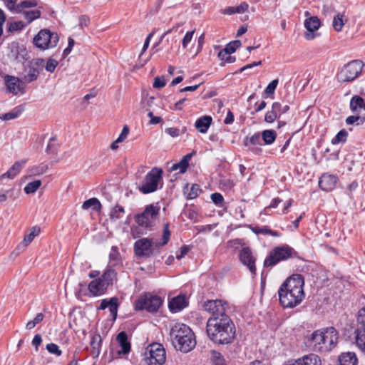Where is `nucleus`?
I'll return each mask as SVG.
<instances>
[{
    "instance_id": "29",
    "label": "nucleus",
    "mask_w": 365,
    "mask_h": 365,
    "mask_svg": "<svg viewBox=\"0 0 365 365\" xmlns=\"http://www.w3.org/2000/svg\"><path fill=\"white\" fill-rule=\"evenodd\" d=\"M212 118L209 115H205L198 118L195 123V128L202 133H205L208 130L212 123Z\"/></svg>"
},
{
    "instance_id": "50",
    "label": "nucleus",
    "mask_w": 365,
    "mask_h": 365,
    "mask_svg": "<svg viewBox=\"0 0 365 365\" xmlns=\"http://www.w3.org/2000/svg\"><path fill=\"white\" fill-rule=\"evenodd\" d=\"M200 192L201 189L200 188V186L197 184H193L191 186L189 192L187 193V197L190 200L195 199L200 195Z\"/></svg>"
},
{
    "instance_id": "64",
    "label": "nucleus",
    "mask_w": 365,
    "mask_h": 365,
    "mask_svg": "<svg viewBox=\"0 0 365 365\" xmlns=\"http://www.w3.org/2000/svg\"><path fill=\"white\" fill-rule=\"evenodd\" d=\"M42 342V338L41 334H36L32 340V345L35 346L36 351H38V346Z\"/></svg>"
},
{
    "instance_id": "42",
    "label": "nucleus",
    "mask_w": 365,
    "mask_h": 365,
    "mask_svg": "<svg viewBox=\"0 0 365 365\" xmlns=\"http://www.w3.org/2000/svg\"><path fill=\"white\" fill-rule=\"evenodd\" d=\"M125 210L122 206L116 205L110 212V217L112 220H118L123 217Z\"/></svg>"
},
{
    "instance_id": "41",
    "label": "nucleus",
    "mask_w": 365,
    "mask_h": 365,
    "mask_svg": "<svg viewBox=\"0 0 365 365\" xmlns=\"http://www.w3.org/2000/svg\"><path fill=\"white\" fill-rule=\"evenodd\" d=\"M272 108L279 117L280 115L287 112L289 109V106L286 104L282 105L279 102H274L272 105Z\"/></svg>"
},
{
    "instance_id": "62",
    "label": "nucleus",
    "mask_w": 365,
    "mask_h": 365,
    "mask_svg": "<svg viewBox=\"0 0 365 365\" xmlns=\"http://www.w3.org/2000/svg\"><path fill=\"white\" fill-rule=\"evenodd\" d=\"M194 33H195V31H188L185 34V35L182 39V46L184 48H185L187 46V45L189 44V43L191 41Z\"/></svg>"
},
{
    "instance_id": "13",
    "label": "nucleus",
    "mask_w": 365,
    "mask_h": 365,
    "mask_svg": "<svg viewBox=\"0 0 365 365\" xmlns=\"http://www.w3.org/2000/svg\"><path fill=\"white\" fill-rule=\"evenodd\" d=\"M323 335L324 339L323 343L324 352L331 351L334 348L338 342L339 334L337 331L334 327H328L323 329Z\"/></svg>"
},
{
    "instance_id": "3",
    "label": "nucleus",
    "mask_w": 365,
    "mask_h": 365,
    "mask_svg": "<svg viewBox=\"0 0 365 365\" xmlns=\"http://www.w3.org/2000/svg\"><path fill=\"white\" fill-rule=\"evenodd\" d=\"M170 336L175 349L183 353L190 352L196 346L195 334L185 324L177 323L173 326Z\"/></svg>"
},
{
    "instance_id": "61",
    "label": "nucleus",
    "mask_w": 365,
    "mask_h": 365,
    "mask_svg": "<svg viewBox=\"0 0 365 365\" xmlns=\"http://www.w3.org/2000/svg\"><path fill=\"white\" fill-rule=\"evenodd\" d=\"M166 85V81L163 76L156 77L154 79L153 87L155 88H161Z\"/></svg>"
},
{
    "instance_id": "60",
    "label": "nucleus",
    "mask_w": 365,
    "mask_h": 365,
    "mask_svg": "<svg viewBox=\"0 0 365 365\" xmlns=\"http://www.w3.org/2000/svg\"><path fill=\"white\" fill-rule=\"evenodd\" d=\"M29 63L34 66V68H37L39 71L42 69L45 66V61L43 58H34L29 62Z\"/></svg>"
},
{
    "instance_id": "40",
    "label": "nucleus",
    "mask_w": 365,
    "mask_h": 365,
    "mask_svg": "<svg viewBox=\"0 0 365 365\" xmlns=\"http://www.w3.org/2000/svg\"><path fill=\"white\" fill-rule=\"evenodd\" d=\"M218 57L224 63H232L235 61V58L231 56V53L227 49H226V48L219 51Z\"/></svg>"
},
{
    "instance_id": "47",
    "label": "nucleus",
    "mask_w": 365,
    "mask_h": 365,
    "mask_svg": "<svg viewBox=\"0 0 365 365\" xmlns=\"http://www.w3.org/2000/svg\"><path fill=\"white\" fill-rule=\"evenodd\" d=\"M25 26H26L25 24L21 21L11 22V23H10L9 26L8 28V31L11 32V33L16 32V31H20Z\"/></svg>"
},
{
    "instance_id": "26",
    "label": "nucleus",
    "mask_w": 365,
    "mask_h": 365,
    "mask_svg": "<svg viewBox=\"0 0 365 365\" xmlns=\"http://www.w3.org/2000/svg\"><path fill=\"white\" fill-rule=\"evenodd\" d=\"M39 73V70L37 68H34L33 66L29 63L24 70L23 81L25 83H31L37 79Z\"/></svg>"
},
{
    "instance_id": "30",
    "label": "nucleus",
    "mask_w": 365,
    "mask_h": 365,
    "mask_svg": "<svg viewBox=\"0 0 365 365\" xmlns=\"http://www.w3.org/2000/svg\"><path fill=\"white\" fill-rule=\"evenodd\" d=\"M249 5L246 2H242L237 6H228L221 11L225 15H232L234 14H242L247 11Z\"/></svg>"
},
{
    "instance_id": "8",
    "label": "nucleus",
    "mask_w": 365,
    "mask_h": 365,
    "mask_svg": "<svg viewBox=\"0 0 365 365\" xmlns=\"http://www.w3.org/2000/svg\"><path fill=\"white\" fill-rule=\"evenodd\" d=\"M364 63L360 60H354L345 65L337 75L339 81L349 82L354 81L361 73Z\"/></svg>"
},
{
    "instance_id": "37",
    "label": "nucleus",
    "mask_w": 365,
    "mask_h": 365,
    "mask_svg": "<svg viewBox=\"0 0 365 365\" xmlns=\"http://www.w3.org/2000/svg\"><path fill=\"white\" fill-rule=\"evenodd\" d=\"M42 182L40 180H34L32 182H29L24 187V192L26 194H33L37 191V190L41 187Z\"/></svg>"
},
{
    "instance_id": "4",
    "label": "nucleus",
    "mask_w": 365,
    "mask_h": 365,
    "mask_svg": "<svg viewBox=\"0 0 365 365\" xmlns=\"http://www.w3.org/2000/svg\"><path fill=\"white\" fill-rule=\"evenodd\" d=\"M159 212V206L149 205L145 207L142 213L136 215L135 222L138 226L132 230L133 237L136 238L152 230L158 220Z\"/></svg>"
},
{
    "instance_id": "43",
    "label": "nucleus",
    "mask_w": 365,
    "mask_h": 365,
    "mask_svg": "<svg viewBox=\"0 0 365 365\" xmlns=\"http://www.w3.org/2000/svg\"><path fill=\"white\" fill-rule=\"evenodd\" d=\"M109 308L111 316L115 320L117 317L118 307V299L117 297H112L109 299Z\"/></svg>"
},
{
    "instance_id": "12",
    "label": "nucleus",
    "mask_w": 365,
    "mask_h": 365,
    "mask_svg": "<svg viewBox=\"0 0 365 365\" xmlns=\"http://www.w3.org/2000/svg\"><path fill=\"white\" fill-rule=\"evenodd\" d=\"M203 307L212 314L211 317L220 319L222 317H229L227 314V303L222 300H207L204 303Z\"/></svg>"
},
{
    "instance_id": "54",
    "label": "nucleus",
    "mask_w": 365,
    "mask_h": 365,
    "mask_svg": "<svg viewBox=\"0 0 365 365\" xmlns=\"http://www.w3.org/2000/svg\"><path fill=\"white\" fill-rule=\"evenodd\" d=\"M278 80L274 79L272 81L268 86L266 87L264 92L267 95H272L274 93L275 89L278 85Z\"/></svg>"
},
{
    "instance_id": "17",
    "label": "nucleus",
    "mask_w": 365,
    "mask_h": 365,
    "mask_svg": "<svg viewBox=\"0 0 365 365\" xmlns=\"http://www.w3.org/2000/svg\"><path fill=\"white\" fill-rule=\"evenodd\" d=\"M4 80L8 92L18 94L24 90L23 83L18 78L7 75Z\"/></svg>"
},
{
    "instance_id": "57",
    "label": "nucleus",
    "mask_w": 365,
    "mask_h": 365,
    "mask_svg": "<svg viewBox=\"0 0 365 365\" xmlns=\"http://www.w3.org/2000/svg\"><path fill=\"white\" fill-rule=\"evenodd\" d=\"M241 44L242 43H241V41L240 40H235V41L230 42L226 46L225 48L232 54V53H234L237 50V48H238L239 47L241 46Z\"/></svg>"
},
{
    "instance_id": "21",
    "label": "nucleus",
    "mask_w": 365,
    "mask_h": 365,
    "mask_svg": "<svg viewBox=\"0 0 365 365\" xmlns=\"http://www.w3.org/2000/svg\"><path fill=\"white\" fill-rule=\"evenodd\" d=\"M108 287V283H103V281L99 278L91 282L88 285V289L93 295H101L103 294Z\"/></svg>"
},
{
    "instance_id": "18",
    "label": "nucleus",
    "mask_w": 365,
    "mask_h": 365,
    "mask_svg": "<svg viewBox=\"0 0 365 365\" xmlns=\"http://www.w3.org/2000/svg\"><path fill=\"white\" fill-rule=\"evenodd\" d=\"M41 232L40 227L37 226L32 227L29 230V233L24 235L23 241L17 246L16 251H24L26 247L34 240V237L38 236Z\"/></svg>"
},
{
    "instance_id": "39",
    "label": "nucleus",
    "mask_w": 365,
    "mask_h": 365,
    "mask_svg": "<svg viewBox=\"0 0 365 365\" xmlns=\"http://www.w3.org/2000/svg\"><path fill=\"white\" fill-rule=\"evenodd\" d=\"M41 11L39 10H31L24 11V19L27 21L28 24L31 23L34 20L40 18Z\"/></svg>"
},
{
    "instance_id": "23",
    "label": "nucleus",
    "mask_w": 365,
    "mask_h": 365,
    "mask_svg": "<svg viewBox=\"0 0 365 365\" xmlns=\"http://www.w3.org/2000/svg\"><path fill=\"white\" fill-rule=\"evenodd\" d=\"M195 154V151H193L191 153L187 154L181 159V160L179 163L173 164L170 168V170L175 171L179 170L180 173H185L189 166V161Z\"/></svg>"
},
{
    "instance_id": "34",
    "label": "nucleus",
    "mask_w": 365,
    "mask_h": 365,
    "mask_svg": "<svg viewBox=\"0 0 365 365\" xmlns=\"http://www.w3.org/2000/svg\"><path fill=\"white\" fill-rule=\"evenodd\" d=\"M91 346L92 348V354L98 356L100 354V349L101 346V336L100 334H95L93 336Z\"/></svg>"
},
{
    "instance_id": "32",
    "label": "nucleus",
    "mask_w": 365,
    "mask_h": 365,
    "mask_svg": "<svg viewBox=\"0 0 365 365\" xmlns=\"http://www.w3.org/2000/svg\"><path fill=\"white\" fill-rule=\"evenodd\" d=\"M350 108L353 112L361 111V110L365 111V103L364 99L359 96H354L351 99Z\"/></svg>"
},
{
    "instance_id": "11",
    "label": "nucleus",
    "mask_w": 365,
    "mask_h": 365,
    "mask_svg": "<svg viewBox=\"0 0 365 365\" xmlns=\"http://www.w3.org/2000/svg\"><path fill=\"white\" fill-rule=\"evenodd\" d=\"M166 359L165 350L163 345L155 343L147 348L145 361L148 365H163Z\"/></svg>"
},
{
    "instance_id": "35",
    "label": "nucleus",
    "mask_w": 365,
    "mask_h": 365,
    "mask_svg": "<svg viewBox=\"0 0 365 365\" xmlns=\"http://www.w3.org/2000/svg\"><path fill=\"white\" fill-rule=\"evenodd\" d=\"M251 230L254 233H255L257 235H270L273 237H279V235L277 232L270 230L267 226H263V227L255 226V227H252L251 228Z\"/></svg>"
},
{
    "instance_id": "7",
    "label": "nucleus",
    "mask_w": 365,
    "mask_h": 365,
    "mask_svg": "<svg viewBox=\"0 0 365 365\" xmlns=\"http://www.w3.org/2000/svg\"><path fill=\"white\" fill-rule=\"evenodd\" d=\"M163 170L158 168H153L148 173L138 187L139 190L143 194L153 192L158 190V183L162 180Z\"/></svg>"
},
{
    "instance_id": "33",
    "label": "nucleus",
    "mask_w": 365,
    "mask_h": 365,
    "mask_svg": "<svg viewBox=\"0 0 365 365\" xmlns=\"http://www.w3.org/2000/svg\"><path fill=\"white\" fill-rule=\"evenodd\" d=\"M101 207L102 206L100 201L96 197L86 200L82 205V208L83 210H88L89 208H91L93 210L96 212L100 211Z\"/></svg>"
},
{
    "instance_id": "22",
    "label": "nucleus",
    "mask_w": 365,
    "mask_h": 365,
    "mask_svg": "<svg viewBox=\"0 0 365 365\" xmlns=\"http://www.w3.org/2000/svg\"><path fill=\"white\" fill-rule=\"evenodd\" d=\"M261 135L259 133H255L251 137H246L244 140L245 146L248 148V150L254 152L258 153L261 151L260 148L254 147V145H260L261 144Z\"/></svg>"
},
{
    "instance_id": "28",
    "label": "nucleus",
    "mask_w": 365,
    "mask_h": 365,
    "mask_svg": "<svg viewBox=\"0 0 365 365\" xmlns=\"http://www.w3.org/2000/svg\"><path fill=\"white\" fill-rule=\"evenodd\" d=\"M11 53L15 59L19 62H24L29 58L26 49L23 46H21L18 44L13 47Z\"/></svg>"
},
{
    "instance_id": "24",
    "label": "nucleus",
    "mask_w": 365,
    "mask_h": 365,
    "mask_svg": "<svg viewBox=\"0 0 365 365\" xmlns=\"http://www.w3.org/2000/svg\"><path fill=\"white\" fill-rule=\"evenodd\" d=\"M120 349L118 351V354H128L130 351V344L128 340V336L125 332H120L116 338Z\"/></svg>"
},
{
    "instance_id": "38",
    "label": "nucleus",
    "mask_w": 365,
    "mask_h": 365,
    "mask_svg": "<svg viewBox=\"0 0 365 365\" xmlns=\"http://www.w3.org/2000/svg\"><path fill=\"white\" fill-rule=\"evenodd\" d=\"M116 272L114 269H107L102 277L100 278L103 283H108V287L113 283V281L115 279Z\"/></svg>"
},
{
    "instance_id": "1",
    "label": "nucleus",
    "mask_w": 365,
    "mask_h": 365,
    "mask_svg": "<svg viewBox=\"0 0 365 365\" xmlns=\"http://www.w3.org/2000/svg\"><path fill=\"white\" fill-rule=\"evenodd\" d=\"M206 332L209 339L218 345L230 344L236 337L235 325L230 317H210L206 324Z\"/></svg>"
},
{
    "instance_id": "36",
    "label": "nucleus",
    "mask_w": 365,
    "mask_h": 365,
    "mask_svg": "<svg viewBox=\"0 0 365 365\" xmlns=\"http://www.w3.org/2000/svg\"><path fill=\"white\" fill-rule=\"evenodd\" d=\"M262 138L265 144H272L277 138V133L273 130H265L262 133Z\"/></svg>"
},
{
    "instance_id": "45",
    "label": "nucleus",
    "mask_w": 365,
    "mask_h": 365,
    "mask_svg": "<svg viewBox=\"0 0 365 365\" xmlns=\"http://www.w3.org/2000/svg\"><path fill=\"white\" fill-rule=\"evenodd\" d=\"M43 318H44V315L42 313L37 314V315L35 317V318L33 320L29 321L26 324V328L28 330H31V329H34L37 324H38L43 321Z\"/></svg>"
},
{
    "instance_id": "9",
    "label": "nucleus",
    "mask_w": 365,
    "mask_h": 365,
    "mask_svg": "<svg viewBox=\"0 0 365 365\" xmlns=\"http://www.w3.org/2000/svg\"><path fill=\"white\" fill-rule=\"evenodd\" d=\"M163 303L161 298L150 293L141 295L135 303L136 310H146L149 312L158 311Z\"/></svg>"
},
{
    "instance_id": "19",
    "label": "nucleus",
    "mask_w": 365,
    "mask_h": 365,
    "mask_svg": "<svg viewBox=\"0 0 365 365\" xmlns=\"http://www.w3.org/2000/svg\"><path fill=\"white\" fill-rule=\"evenodd\" d=\"M337 178L335 175L330 174H323L319 181L320 188L326 192L332 190L336 184Z\"/></svg>"
},
{
    "instance_id": "56",
    "label": "nucleus",
    "mask_w": 365,
    "mask_h": 365,
    "mask_svg": "<svg viewBox=\"0 0 365 365\" xmlns=\"http://www.w3.org/2000/svg\"><path fill=\"white\" fill-rule=\"evenodd\" d=\"M58 65V62L56 60L53 58H49L46 62L45 68L48 72L53 73Z\"/></svg>"
},
{
    "instance_id": "5",
    "label": "nucleus",
    "mask_w": 365,
    "mask_h": 365,
    "mask_svg": "<svg viewBox=\"0 0 365 365\" xmlns=\"http://www.w3.org/2000/svg\"><path fill=\"white\" fill-rule=\"evenodd\" d=\"M170 231L168 223L164 225L162 241H154L153 238H141L138 240L133 246L135 255L138 257H149L153 253V247L165 245L170 237Z\"/></svg>"
},
{
    "instance_id": "15",
    "label": "nucleus",
    "mask_w": 365,
    "mask_h": 365,
    "mask_svg": "<svg viewBox=\"0 0 365 365\" xmlns=\"http://www.w3.org/2000/svg\"><path fill=\"white\" fill-rule=\"evenodd\" d=\"M240 259L252 274L256 273L255 258L249 247H243L240 252Z\"/></svg>"
},
{
    "instance_id": "63",
    "label": "nucleus",
    "mask_w": 365,
    "mask_h": 365,
    "mask_svg": "<svg viewBox=\"0 0 365 365\" xmlns=\"http://www.w3.org/2000/svg\"><path fill=\"white\" fill-rule=\"evenodd\" d=\"M212 358L214 360L215 365L219 364V363L225 361V359L222 354L217 351H212Z\"/></svg>"
},
{
    "instance_id": "58",
    "label": "nucleus",
    "mask_w": 365,
    "mask_h": 365,
    "mask_svg": "<svg viewBox=\"0 0 365 365\" xmlns=\"http://www.w3.org/2000/svg\"><path fill=\"white\" fill-rule=\"evenodd\" d=\"M211 200L217 206L221 207L223 203V196L218 192H215L211 195Z\"/></svg>"
},
{
    "instance_id": "59",
    "label": "nucleus",
    "mask_w": 365,
    "mask_h": 365,
    "mask_svg": "<svg viewBox=\"0 0 365 365\" xmlns=\"http://www.w3.org/2000/svg\"><path fill=\"white\" fill-rule=\"evenodd\" d=\"M278 118V115L276 114V113L272 110V108L270 110H268L264 116V120L267 123H273L277 118Z\"/></svg>"
},
{
    "instance_id": "44",
    "label": "nucleus",
    "mask_w": 365,
    "mask_h": 365,
    "mask_svg": "<svg viewBox=\"0 0 365 365\" xmlns=\"http://www.w3.org/2000/svg\"><path fill=\"white\" fill-rule=\"evenodd\" d=\"M344 16L341 14H338L336 16L334 17L333 19V27L335 31H341L344 21L343 19Z\"/></svg>"
},
{
    "instance_id": "52",
    "label": "nucleus",
    "mask_w": 365,
    "mask_h": 365,
    "mask_svg": "<svg viewBox=\"0 0 365 365\" xmlns=\"http://www.w3.org/2000/svg\"><path fill=\"white\" fill-rule=\"evenodd\" d=\"M6 8L11 11L19 13V4H16L17 0H4Z\"/></svg>"
},
{
    "instance_id": "10",
    "label": "nucleus",
    "mask_w": 365,
    "mask_h": 365,
    "mask_svg": "<svg viewBox=\"0 0 365 365\" xmlns=\"http://www.w3.org/2000/svg\"><path fill=\"white\" fill-rule=\"evenodd\" d=\"M58 36L48 29L41 30L34 38V44L39 48L45 50L55 47L58 42Z\"/></svg>"
},
{
    "instance_id": "51",
    "label": "nucleus",
    "mask_w": 365,
    "mask_h": 365,
    "mask_svg": "<svg viewBox=\"0 0 365 365\" xmlns=\"http://www.w3.org/2000/svg\"><path fill=\"white\" fill-rule=\"evenodd\" d=\"M20 113V110H18L16 108L11 110L10 112H8L6 113H4L2 115V116L0 117V119L3 120H12L18 117V115Z\"/></svg>"
},
{
    "instance_id": "16",
    "label": "nucleus",
    "mask_w": 365,
    "mask_h": 365,
    "mask_svg": "<svg viewBox=\"0 0 365 365\" xmlns=\"http://www.w3.org/2000/svg\"><path fill=\"white\" fill-rule=\"evenodd\" d=\"M320 21L317 16H312L304 21V26L307 31L304 33V37L307 40H312L317 35L315 31L320 27Z\"/></svg>"
},
{
    "instance_id": "31",
    "label": "nucleus",
    "mask_w": 365,
    "mask_h": 365,
    "mask_svg": "<svg viewBox=\"0 0 365 365\" xmlns=\"http://www.w3.org/2000/svg\"><path fill=\"white\" fill-rule=\"evenodd\" d=\"M340 365H356L357 358L354 352L342 353L339 356Z\"/></svg>"
},
{
    "instance_id": "49",
    "label": "nucleus",
    "mask_w": 365,
    "mask_h": 365,
    "mask_svg": "<svg viewBox=\"0 0 365 365\" xmlns=\"http://www.w3.org/2000/svg\"><path fill=\"white\" fill-rule=\"evenodd\" d=\"M365 121V117L359 115H351L346 118V123L348 125L356 123V125L362 124Z\"/></svg>"
},
{
    "instance_id": "14",
    "label": "nucleus",
    "mask_w": 365,
    "mask_h": 365,
    "mask_svg": "<svg viewBox=\"0 0 365 365\" xmlns=\"http://www.w3.org/2000/svg\"><path fill=\"white\" fill-rule=\"evenodd\" d=\"M324 336L323 335V329L313 331L307 336V341L310 347L314 351L324 352L323 343Z\"/></svg>"
},
{
    "instance_id": "48",
    "label": "nucleus",
    "mask_w": 365,
    "mask_h": 365,
    "mask_svg": "<svg viewBox=\"0 0 365 365\" xmlns=\"http://www.w3.org/2000/svg\"><path fill=\"white\" fill-rule=\"evenodd\" d=\"M38 4L36 0H26L19 4V13L22 12L24 9L32 8L36 6Z\"/></svg>"
},
{
    "instance_id": "2",
    "label": "nucleus",
    "mask_w": 365,
    "mask_h": 365,
    "mask_svg": "<svg viewBox=\"0 0 365 365\" xmlns=\"http://www.w3.org/2000/svg\"><path fill=\"white\" fill-rule=\"evenodd\" d=\"M304 280L302 275L297 274L288 277L278 290L280 304L284 308H294L304 299Z\"/></svg>"
},
{
    "instance_id": "53",
    "label": "nucleus",
    "mask_w": 365,
    "mask_h": 365,
    "mask_svg": "<svg viewBox=\"0 0 365 365\" xmlns=\"http://www.w3.org/2000/svg\"><path fill=\"white\" fill-rule=\"evenodd\" d=\"M46 349L49 353L58 356L62 354V351L59 349L58 346L54 343L48 344L46 345Z\"/></svg>"
},
{
    "instance_id": "20",
    "label": "nucleus",
    "mask_w": 365,
    "mask_h": 365,
    "mask_svg": "<svg viewBox=\"0 0 365 365\" xmlns=\"http://www.w3.org/2000/svg\"><path fill=\"white\" fill-rule=\"evenodd\" d=\"M188 305V302L185 295H179L173 297L169 302V309L172 312L181 311Z\"/></svg>"
},
{
    "instance_id": "27",
    "label": "nucleus",
    "mask_w": 365,
    "mask_h": 365,
    "mask_svg": "<svg viewBox=\"0 0 365 365\" xmlns=\"http://www.w3.org/2000/svg\"><path fill=\"white\" fill-rule=\"evenodd\" d=\"M355 343L359 350L365 355V326L357 327L355 331Z\"/></svg>"
},
{
    "instance_id": "55",
    "label": "nucleus",
    "mask_w": 365,
    "mask_h": 365,
    "mask_svg": "<svg viewBox=\"0 0 365 365\" xmlns=\"http://www.w3.org/2000/svg\"><path fill=\"white\" fill-rule=\"evenodd\" d=\"M365 326V307H362L358 312L357 314V327Z\"/></svg>"
},
{
    "instance_id": "6",
    "label": "nucleus",
    "mask_w": 365,
    "mask_h": 365,
    "mask_svg": "<svg viewBox=\"0 0 365 365\" xmlns=\"http://www.w3.org/2000/svg\"><path fill=\"white\" fill-rule=\"evenodd\" d=\"M297 252L288 245L274 247L267 257L264 262V267H272L280 261L287 260L295 256Z\"/></svg>"
},
{
    "instance_id": "46",
    "label": "nucleus",
    "mask_w": 365,
    "mask_h": 365,
    "mask_svg": "<svg viewBox=\"0 0 365 365\" xmlns=\"http://www.w3.org/2000/svg\"><path fill=\"white\" fill-rule=\"evenodd\" d=\"M347 132L344 130H340L331 140V143L335 145L339 143H344L346 140Z\"/></svg>"
},
{
    "instance_id": "25",
    "label": "nucleus",
    "mask_w": 365,
    "mask_h": 365,
    "mask_svg": "<svg viewBox=\"0 0 365 365\" xmlns=\"http://www.w3.org/2000/svg\"><path fill=\"white\" fill-rule=\"evenodd\" d=\"M26 163V160L16 161L14 164L9 169V170L0 176V180L2 181L5 178L13 179L21 170L22 167Z\"/></svg>"
}]
</instances>
